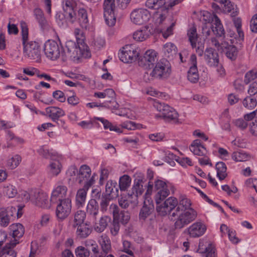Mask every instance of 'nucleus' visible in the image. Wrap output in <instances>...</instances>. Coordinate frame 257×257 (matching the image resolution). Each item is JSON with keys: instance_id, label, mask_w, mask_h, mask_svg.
I'll return each instance as SVG.
<instances>
[{"instance_id": "nucleus-1", "label": "nucleus", "mask_w": 257, "mask_h": 257, "mask_svg": "<svg viewBox=\"0 0 257 257\" xmlns=\"http://www.w3.org/2000/svg\"><path fill=\"white\" fill-rule=\"evenodd\" d=\"M185 211L174 210L170 214V219L174 222L176 229H182L194 221L197 217L195 210Z\"/></svg>"}, {"instance_id": "nucleus-2", "label": "nucleus", "mask_w": 257, "mask_h": 257, "mask_svg": "<svg viewBox=\"0 0 257 257\" xmlns=\"http://www.w3.org/2000/svg\"><path fill=\"white\" fill-rule=\"evenodd\" d=\"M154 107L161 113V117L166 122L178 124L180 122L179 114L173 107L164 103L154 101Z\"/></svg>"}, {"instance_id": "nucleus-3", "label": "nucleus", "mask_w": 257, "mask_h": 257, "mask_svg": "<svg viewBox=\"0 0 257 257\" xmlns=\"http://www.w3.org/2000/svg\"><path fill=\"white\" fill-rule=\"evenodd\" d=\"M171 72V67L169 62L165 59H162L153 68L148 81L154 79H165L168 77Z\"/></svg>"}, {"instance_id": "nucleus-4", "label": "nucleus", "mask_w": 257, "mask_h": 257, "mask_svg": "<svg viewBox=\"0 0 257 257\" xmlns=\"http://www.w3.org/2000/svg\"><path fill=\"white\" fill-rule=\"evenodd\" d=\"M229 39L230 38L228 37V39L226 40L224 38V40H221V42H220L215 38H212L211 39V43L218 51L223 52L226 50V55L227 58L231 60H235L237 55V50L233 45L234 44L230 43Z\"/></svg>"}, {"instance_id": "nucleus-5", "label": "nucleus", "mask_w": 257, "mask_h": 257, "mask_svg": "<svg viewBox=\"0 0 257 257\" xmlns=\"http://www.w3.org/2000/svg\"><path fill=\"white\" fill-rule=\"evenodd\" d=\"M233 24L234 27L227 31L224 38L228 40L229 37L231 44H237L242 41L244 38V34L241 29V19L238 18L234 19Z\"/></svg>"}, {"instance_id": "nucleus-6", "label": "nucleus", "mask_w": 257, "mask_h": 257, "mask_svg": "<svg viewBox=\"0 0 257 257\" xmlns=\"http://www.w3.org/2000/svg\"><path fill=\"white\" fill-rule=\"evenodd\" d=\"M158 53L154 50H147L139 60V65L146 69L151 70L157 63Z\"/></svg>"}, {"instance_id": "nucleus-7", "label": "nucleus", "mask_w": 257, "mask_h": 257, "mask_svg": "<svg viewBox=\"0 0 257 257\" xmlns=\"http://www.w3.org/2000/svg\"><path fill=\"white\" fill-rule=\"evenodd\" d=\"M151 17V13L144 8L136 9L131 12L130 15L131 21L134 24L139 25L147 23Z\"/></svg>"}, {"instance_id": "nucleus-8", "label": "nucleus", "mask_w": 257, "mask_h": 257, "mask_svg": "<svg viewBox=\"0 0 257 257\" xmlns=\"http://www.w3.org/2000/svg\"><path fill=\"white\" fill-rule=\"evenodd\" d=\"M25 56L28 58L38 61L41 58V49L39 43L36 41H30L23 45Z\"/></svg>"}, {"instance_id": "nucleus-9", "label": "nucleus", "mask_w": 257, "mask_h": 257, "mask_svg": "<svg viewBox=\"0 0 257 257\" xmlns=\"http://www.w3.org/2000/svg\"><path fill=\"white\" fill-rule=\"evenodd\" d=\"M65 49L70 56L74 58L79 59L82 57L87 58L90 56L89 52L82 50L78 44L71 40L66 42Z\"/></svg>"}, {"instance_id": "nucleus-10", "label": "nucleus", "mask_w": 257, "mask_h": 257, "mask_svg": "<svg viewBox=\"0 0 257 257\" xmlns=\"http://www.w3.org/2000/svg\"><path fill=\"white\" fill-rule=\"evenodd\" d=\"M169 186L167 183L161 180H156L154 182V190L156 192L155 200L157 204H160L162 201L169 195Z\"/></svg>"}, {"instance_id": "nucleus-11", "label": "nucleus", "mask_w": 257, "mask_h": 257, "mask_svg": "<svg viewBox=\"0 0 257 257\" xmlns=\"http://www.w3.org/2000/svg\"><path fill=\"white\" fill-rule=\"evenodd\" d=\"M103 16L106 24L113 26L115 24L114 16L115 0H104L103 5Z\"/></svg>"}, {"instance_id": "nucleus-12", "label": "nucleus", "mask_w": 257, "mask_h": 257, "mask_svg": "<svg viewBox=\"0 0 257 257\" xmlns=\"http://www.w3.org/2000/svg\"><path fill=\"white\" fill-rule=\"evenodd\" d=\"M137 47L133 45H127L118 53L119 59L124 63H131L139 56Z\"/></svg>"}, {"instance_id": "nucleus-13", "label": "nucleus", "mask_w": 257, "mask_h": 257, "mask_svg": "<svg viewBox=\"0 0 257 257\" xmlns=\"http://www.w3.org/2000/svg\"><path fill=\"white\" fill-rule=\"evenodd\" d=\"M61 49L58 43L53 40H49L44 45V51L45 55L52 60H56L60 57Z\"/></svg>"}, {"instance_id": "nucleus-14", "label": "nucleus", "mask_w": 257, "mask_h": 257, "mask_svg": "<svg viewBox=\"0 0 257 257\" xmlns=\"http://www.w3.org/2000/svg\"><path fill=\"white\" fill-rule=\"evenodd\" d=\"M58 202L56 210V216L58 219L63 220L69 216L71 211V200L67 198Z\"/></svg>"}, {"instance_id": "nucleus-15", "label": "nucleus", "mask_w": 257, "mask_h": 257, "mask_svg": "<svg viewBox=\"0 0 257 257\" xmlns=\"http://www.w3.org/2000/svg\"><path fill=\"white\" fill-rule=\"evenodd\" d=\"M144 178L142 175L137 177L134 181L132 188V193L130 194L133 197V202L135 203H138L139 198L143 196L145 188L144 186Z\"/></svg>"}, {"instance_id": "nucleus-16", "label": "nucleus", "mask_w": 257, "mask_h": 257, "mask_svg": "<svg viewBox=\"0 0 257 257\" xmlns=\"http://www.w3.org/2000/svg\"><path fill=\"white\" fill-rule=\"evenodd\" d=\"M178 203V199L174 197H170L162 204H157L156 210L160 215L165 216L174 211Z\"/></svg>"}, {"instance_id": "nucleus-17", "label": "nucleus", "mask_w": 257, "mask_h": 257, "mask_svg": "<svg viewBox=\"0 0 257 257\" xmlns=\"http://www.w3.org/2000/svg\"><path fill=\"white\" fill-rule=\"evenodd\" d=\"M94 175H93L91 178L84 184L83 188L78 189L77 191L75 201L76 205L78 207H82L85 205L87 191L89 188L94 184Z\"/></svg>"}, {"instance_id": "nucleus-18", "label": "nucleus", "mask_w": 257, "mask_h": 257, "mask_svg": "<svg viewBox=\"0 0 257 257\" xmlns=\"http://www.w3.org/2000/svg\"><path fill=\"white\" fill-rule=\"evenodd\" d=\"M10 230V235L12 236V238L9 240L10 244L16 245L19 243V239L21 238L24 233L25 228L21 223H14L9 227Z\"/></svg>"}, {"instance_id": "nucleus-19", "label": "nucleus", "mask_w": 257, "mask_h": 257, "mask_svg": "<svg viewBox=\"0 0 257 257\" xmlns=\"http://www.w3.org/2000/svg\"><path fill=\"white\" fill-rule=\"evenodd\" d=\"M187 36L189 41L193 48H196V52L199 56H202L204 52V45L198 43L197 46V41L198 40V34L197 33L196 28L195 27L190 28L187 32Z\"/></svg>"}, {"instance_id": "nucleus-20", "label": "nucleus", "mask_w": 257, "mask_h": 257, "mask_svg": "<svg viewBox=\"0 0 257 257\" xmlns=\"http://www.w3.org/2000/svg\"><path fill=\"white\" fill-rule=\"evenodd\" d=\"M160 19L161 24L158 28V32L162 34L163 38L167 39L173 35L175 22H171L170 19L164 18L162 15L160 16Z\"/></svg>"}, {"instance_id": "nucleus-21", "label": "nucleus", "mask_w": 257, "mask_h": 257, "mask_svg": "<svg viewBox=\"0 0 257 257\" xmlns=\"http://www.w3.org/2000/svg\"><path fill=\"white\" fill-rule=\"evenodd\" d=\"M68 189L63 184L56 185L51 193L50 201L52 203H56L58 201L63 200L67 195Z\"/></svg>"}, {"instance_id": "nucleus-22", "label": "nucleus", "mask_w": 257, "mask_h": 257, "mask_svg": "<svg viewBox=\"0 0 257 257\" xmlns=\"http://www.w3.org/2000/svg\"><path fill=\"white\" fill-rule=\"evenodd\" d=\"M62 156L58 155L50 160V163L47 167V171L51 176L55 177L58 176L62 169V165L61 161Z\"/></svg>"}, {"instance_id": "nucleus-23", "label": "nucleus", "mask_w": 257, "mask_h": 257, "mask_svg": "<svg viewBox=\"0 0 257 257\" xmlns=\"http://www.w3.org/2000/svg\"><path fill=\"white\" fill-rule=\"evenodd\" d=\"M24 196L27 200H31L37 205L41 207L45 205L48 198L46 193L37 191H32L30 193L25 192Z\"/></svg>"}, {"instance_id": "nucleus-24", "label": "nucleus", "mask_w": 257, "mask_h": 257, "mask_svg": "<svg viewBox=\"0 0 257 257\" xmlns=\"http://www.w3.org/2000/svg\"><path fill=\"white\" fill-rule=\"evenodd\" d=\"M206 230L207 227L204 223L195 222L187 228V232L190 237L196 238L202 236Z\"/></svg>"}, {"instance_id": "nucleus-25", "label": "nucleus", "mask_w": 257, "mask_h": 257, "mask_svg": "<svg viewBox=\"0 0 257 257\" xmlns=\"http://www.w3.org/2000/svg\"><path fill=\"white\" fill-rule=\"evenodd\" d=\"M189 63L191 66L188 71V79L191 82L196 83L199 80V74L197 67V57L195 54L191 55Z\"/></svg>"}, {"instance_id": "nucleus-26", "label": "nucleus", "mask_w": 257, "mask_h": 257, "mask_svg": "<svg viewBox=\"0 0 257 257\" xmlns=\"http://www.w3.org/2000/svg\"><path fill=\"white\" fill-rule=\"evenodd\" d=\"M211 29L214 35L220 38V39H217L220 42L224 40V37L226 36L224 29L220 19L216 15H214L212 18Z\"/></svg>"}, {"instance_id": "nucleus-27", "label": "nucleus", "mask_w": 257, "mask_h": 257, "mask_svg": "<svg viewBox=\"0 0 257 257\" xmlns=\"http://www.w3.org/2000/svg\"><path fill=\"white\" fill-rule=\"evenodd\" d=\"M204 59L207 65L210 67L217 66L219 61L218 53L213 49L211 48H207L205 50Z\"/></svg>"}, {"instance_id": "nucleus-28", "label": "nucleus", "mask_w": 257, "mask_h": 257, "mask_svg": "<svg viewBox=\"0 0 257 257\" xmlns=\"http://www.w3.org/2000/svg\"><path fill=\"white\" fill-rule=\"evenodd\" d=\"M152 34L151 29L148 26H145L134 33L133 38L136 41L143 42L148 39Z\"/></svg>"}, {"instance_id": "nucleus-29", "label": "nucleus", "mask_w": 257, "mask_h": 257, "mask_svg": "<svg viewBox=\"0 0 257 257\" xmlns=\"http://www.w3.org/2000/svg\"><path fill=\"white\" fill-rule=\"evenodd\" d=\"M47 114L53 121H57L59 118L65 115V111L58 107L49 106L45 109Z\"/></svg>"}, {"instance_id": "nucleus-30", "label": "nucleus", "mask_w": 257, "mask_h": 257, "mask_svg": "<svg viewBox=\"0 0 257 257\" xmlns=\"http://www.w3.org/2000/svg\"><path fill=\"white\" fill-rule=\"evenodd\" d=\"M91 174L90 167L87 165H82L80 167L78 175V182L81 184L84 182V184L89 181Z\"/></svg>"}, {"instance_id": "nucleus-31", "label": "nucleus", "mask_w": 257, "mask_h": 257, "mask_svg": "<svg viewBox=\"0 0 257 257\" xmlns=\"http://www.w3.org/2000/svg\"><path fill=\"white\" fill-rule=\"evenodd\" d=\"M190 151L195 155L202 156L206 155L207 151L201 144L199 140H194L190 146Z\"/></svg>"}, {"instance_id": "nucleus-32", "label": "nucleus", "mask_w": 257, "mask_h": 257, "mask_svg": "<svg viewBox=\"0 0 257 257\" xmlns=\"http://www.w3.org/2000/svg\"><path fill=\"white\" fill-rule=\"evenodd\" d=\"M106 195L110 198H114L118 196V190L117 188V183L115 181L109 180L105 186Z\"/></svg>"}, {"instance_id": "nucleus-33", "label": "nucleus", "mask_w": 257, "mask_h": 257, "mask_svg": "<svg viewBox=\"0 0 257 257\" xmlns=\"http://www.w3.org/2000/svg\"><path fill=\"white\" fill-rule=\"evenodd\" d=\"M178 203L175 210H182L190 211L189 210H195L192 207V203L190 199L185 195H181L178 200Z\"/></svg>"}, {"instance_id": "nucleus-34", "label": "nucleus", "mask_w": 257, "mask_h": 257, "mask_svg": "<svg viewBox=\"0 0 257 257\" xmlns=\"http://www.w3.org/2000/svg\"><path fill=\"white\" fill-rule=\"evenodd\" d=\"M33 13L41 28L43 30L48 29L49 24L44 17L42 10L39 8H36L34 10Z\"/></svg>"}, {"instance_id": "nucleus-35", "label": "nucleus", "mask_w": 257, "mask_h": 257, "mask_svg": "<svg viewBox=\"0 0 257 257\" xmlns=\"http://www.w3.org/2000/svg\"><path fill=\"white\" fill-rule=\"evenodd\" d=\"M73 227L76 228V235L80 238H85L91 232V229L86 223L78 224V225L73 226Z\"/></svg>"}, {"instance_id": "nucleus-36", "label": "nucleus", "mask_w": 257, "mask_h": 257, "mask_svg": "<svg viewBox=\"0 0 257 257\" xmlns=\"http://www.w3.org/2000/svg\"><path fill=\"white\" fill-rule=\"evenodd\" d=\"M6 139L8 147H15L24 143V140L22 138L16 136L10 131L7 132Z\"/></svg>"}, {"instance_id": "nucleus-37", "label": "nucleus", "mask_w": 257, "mask_h": 257, "mask_svg": "<svg viewBox=\"0 0 257 257\" xmlns=\"http://www.w3.org/2000/svg\"><path fill=\"white\" fill-rule=\"evenodd\" d=\"M22 162V157L18 154L14 155L6 160V166L9 169L13 170L16 169Z\"/></svg>"}, {"instance_id": "nucleus-38", "label": "nucleus", "mask_w": 257, "mask_h": 257, "mask_svg": "<svg viewBox=\"0 0 257 257\" xmlns=\"http://www.w3.org/2000/svg\"><path fill=\"white\" fill-rule=\"evenodd\" d=\"M15 246L7 242L0 250V257H16L17 253L14 249Z\"/></svg>"}, {"instance_id": "nucleus-39", "label": "nucleus", "mask_w": 257, "mask_h": 257, "mask_svg": "<svg viewBox=\"0 0 257 257\" xmlns=\"http://www.w3.org/2000/svg\"><path fill=\"white\" fill-rule=\"evenodd\" d=\"M99 242L103 252L107 254L111 251V241L108 236L104 234L101 236Z\"/></svg>"}, {"instance_id": "nucleus-40", "label": "nucleus", "mask_w": 257, "mask_h": 257, "mask_svg": "<svg viewBox=\"0 0 257 257\" xmlns=\"http://www.w3.org/2000/svg\"><path fill=\"white\" fill-rule=\"evenodd\" d=\"M163 52L166 57L169 58H173L177 54V48L172 43H167L164 45Z\"/></svg>"}, {"instance_id": "nucleus-41", "label": "nucleus", "mask_w": 257, "mask_h": 257, "mask_svg": "<svg viewBox=\"0 0 257 257\" xmlns=\"http://www.w3.org/2000/svg\"><path fill=\"white\" fill-rule=\"evenodd\" d=\"M37 152L40 156L46 159L50 158V160L59 155L55 151L53 150H49L46 146H44L41 147Z\"/></svg>"}, {"instance_id": "nucleus-42", "label": "nucleus", "mask_w": 257, "mask_h": 257, "mask_svg": "<svg viewBox=\"0 0 257 257\" xmlns=\"http://www.w3.org/2000/svg\"><path fill=\"white\" fill-rule=\"evenodd\" d=\"M78 21L80 26L82 28H86L88 22L87 13L84 8H80L78 11L77 21Z\"/></svg>"}, {"instance_id": "nucleus-43", "label": "nucleus", "mask_w": 257, "mask_h": 257, "mask_svg": "<svg viewBox=\"0 0 257 257\" xmlns=\"http://www.w3.org/2000/svg\"><path fill=\"white\" fill-rule=\"evenodd\" d=\"M217 176L220 180H224L227 176V167L225 164L223 162H217L215 166Z\"/></svg>"}, {"instance_id": "nucleus-44", "label": "nucleus", "mask_w": 257, "mask_h": 257, "mask_svg": "<svg viewBox=\"0 0 257 257\" xmlns=\"http://www.w3.org/2000/svg\"><path fill=\"white\" fill-rule=\"evenodd\" d=\"M94 119L98 120L102 122L105 129H109L110 131H114L118 133H121L122 132L121 128L116 125H113L107 119L103 117H95Z\"/></svg>"}, {"instance_id": "nucleus-45", "label": "nucleus", "mask_w": 257, "mask_h": 257, "mask_svg": "<svg viewBox=\"0 0 257 257\" xmlns=\"http://www.w3.org/2000/svg\"><path fill=\"white\" fill-rule=\"evenodd\" d=\"M231 157L232 160L236 162L247 161L250 158L249 155L243 151L233 152Z\"/></svg>"}, {"instance_id": "nucleus-46", "label": "nucleus", "mask_w": 257, "mask_h": 257, "mask_svg": "<svg viewBox=\"0 0 257 257\" xmlns=\"http://www.w3.org/2000/svg\"><path fill=\"white\" fill-rule=\"evenodd\" d=\"M165 0H147L146 6L150 9L159 10L166 5Z\"/></svg>"}, {"instance_id": "nucleus-47", "label": "nucleus", "mask_w": 257, "mask_h": 257, "mask_svg": "<svg viewBox=\"0 0 257 257\" xmlns=\"http://www.w3.org/2000/svg\"><path fill=\"white\" fill-rule=\"evenodd\" d=\"M12 217L8 212L6 208H0V224L3 227L7 226Z\"/></svg>"}, {"instance_id": "nucleus-48", "label": "nucleus", "mask_w": 257, "mask_h": 257, "mask_svg": "<svg viewBox=\"0 0 257 257\" xmlns=\"http://www.w3.org/2000/svg\"><path fill=\"white\" fill-rule=\"evenodd\" d=\"M131 178L127 175H123L119 180V187L121 191L126 190L131 185Z\"/></svg>"}, {"instance_id": "nucleus-49", "label": "nucleus", "mask_w": 257, "mask_h": 257, "mask_svg": "<svg viewBox=\"0 0 257 257\" xmlns=\"http://www.w3.org/2000/svg\"><path fill=\"white\" fill-rule=\"evenodd\" d=\"M98 204L97 201L93 199H90L87 205L86 210L88 213L96 216L98 212Z\"/></svg>"}, {"instance_id": "nucleus-50", "label": "nucleus", "mask_w": 257, "mask_h": 257, "mask_svg": "<svg viewBox=\"0 0 257 257\" xmlns=\"http://www.w3.org/2000/svg\"><path fill=\"white\" fill-rule=\"evenodd\" d=\"M21 29V35L23 45L28 43L29 41V29L27 23L24 21L20 22Z\"/></svg>"}, {"instance_id": "nucleus-51", "label": "nucleus", "mask_w": 257, "mask_h": 257, "mask_svg": "<svg viewBox=\"0 0 257 257\" xmlns=\"http://www.w3.org/2000/svg\"><path fill=\"white\" fill-rule=\"evenodd\" d=\"M242 104L245 108L251 110L256 106L257 101L255 98L251 96H247L243 100Z\"/></svg>"}, {"instance_id": "nucleus-52", "label": "nucleus", "mask_w": 257, "mask_h": 257, "mask_svg": "<svg viewBox=\"0 0 257 257\" xmlns=\"http://www.w3.org/2000/svg\"><path fill=\"white\" fill-rule=\"evenodd\" d=\"M133 197L130 194L127 196L121 197L119 200V205L122 208H126L128 207L130 203L136 205L138 203H135L133 201Z\"/></svg>"}, {"instance_id": "nucleus-53", "label": "nucleus", "mask_w": 257, "mask_h": 257, "mask_svg": "<svg viewBox=\"0 0 257 257\" xmlns=\"http://www.w3.org/2000/svg\"><path fill=\"white\" fill-rule=\"evenodd\" d=\"M213 244L205 239H201L199 241L197 251L201 254H204Z\"/></svg>"}, {"instance_id": "nucleus-54", "label": "nucleus", "mask_w": 257, "mask_h": 257, "mask_svg": "<svg viewBox=\"0 0 257 257\" xmlns=\"http://www.w3.org/2000/svg\"><path fill=\"white\" fill-rule=\"evenodd\" d=\"M86 217L85 212L82 210L77 211L75 215L74 218V223L73 226L78 225L84 223V219Z\"/></svg>"}, {"instance_id": "nucleus-55", "label": "nucleus", "mask_w": 257, "mask_h": 257, "mask_svg": "<svg viewBox=\"0 0 257 257\" xmlns=\"http://www.w3.org/2000/svg\"><path fill=\"white\" fill-rule=\"evenodd\" d=\"M108 219L106 216L101 217L99 223L96 224L94 227L95 230L98 232H102L107 225Z\"/></svg>"}, {"instance_id": "nucleus-56", "label": "nucleus", "mask_w": 257, "mask_h": 257, "mask_svg": "<svg viewBox=\"0 0 257 257\" xmlns=\"http://www.w3.org/2000/svg\"><path fill=\"white\" fill-rule=\"evenodd\" d=\"M150 205V206H148L147 205L146 201H144V204L140 212V217L141 219L145 220L150 214L152 208Z\"/></svg>"}, {"instance_id": "nucleus-57", "label": "nucleus", "mask_w": 257, "mask_h": 257, "mask_svg": "<svg viewBox=\"0 0 257 257\" xmlns=\"http://www.w3.org/2000/svg\"><path fill=\"white\" fill-rule=\"evenodd\" d=\"M22 206H18V208H16V207L13 206L8 207L6 208L7 209V212H8V214L10 215L12 217L15 216V215H17V218H20L21 217L22 215Z\"/></svg>"}, {"instance_id": "nucleus-58", "label": "nucleus", "mask_w": 257, "mask_h": 257, "mask_svg": "<svg viewBox=\"0 0 257 257\" xmlns=\"http://www.w3.org/2000/svg\"><path fill=\"white\" fill-rule=\"evenodd\" d=\"M130 219L129 213L125 211H121L117 218L114 219V220L121 223L123 224H126Z\"/></svg>"}, {"instance_id": "nucleus-59", "label": "nucleus", "mask_w": 257, "mask_h": 257, "mask_svg": "<svg viewBox=\"0 0 257 257\" xmlns=\"http://www.w3.org/2000/svg\"><path fill=\"white\" fill-rule=\"evenodd\" d=\"M257 78V70L252 69L245 75L244 82L246 84Z\"/></svg>"}, {"instance_id": "nucleus-60", "label": "nucleus", "mask_w": 257, "mask_h": 257, "mask_svg": "<svg viewBox=\"0 0 257 257\" xmlns=\"http://www.w3.org/2000/svg\"><path fill=\"white\" fill-rule=\"evenodd\" d=\"M76 257H89V251L82 246H79L75 249Z\"/></svg>"}, {"instance_id": "nucleus-61", "label": "nucleus", "mask_w": 257, "mask_h": 257, "mask_svg": "<svg viewBox=\"0 0 257 257\" xmlns=\"http://www.w3.org/2000/svg\"><path fill=\"white\" fill-rule=\"evenodd\" d=\"M121 126L122 128L128 130H135L138 128H140L141 124L136 123L132 121H127L122 123Z\"/></svg>"}, {"instance_id": "nucleus-62", "label": "nucleus", "mask_w": 257, "mask_h": 257, "mask_svg": "<svg viewBox=\"0 0 257 257\" xmlns=\"http://www.w3.org/2000/svg\"><path fill=\"white\" fill-rule=\"evenodd\" d=\"M222 4V9L224 13H231L234 9V5L229 0H224L221 3Z\"/></svg>"}, {"instance_id": "nucleus-63", "label": "nucleus", "mask_w": 257, "mask_h": 257, "mask_svg": "<svg viewBox=\"0 0 257 257\" xmlns=\"http://www.w3.org/2000/svg\"><path fill=\"white\" fill-rule=\"evenodd\" d=\"M75 2L74 0H64L62 2L63 10L65 12L74 10Z\"/></svg>"}, {"instance_id": "nucleus-64", "label": "nucleus", "mask_w": 257, "mask_h": 257, "mask_svg": "<svg viewBox=\"0 0 257 257\" xmlns=\"http://www.w3.org/2000/svg\"><path fill=\"white\" fill-rule=\"evenodd\" d=\"M66 15V22L71 24L77 21V16L74 10L65 12Z\"/></svg>"}]
</instances>
